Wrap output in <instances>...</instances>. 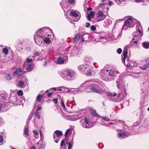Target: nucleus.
Returning <instances> with one entry per match:
<instances>
[{"instance_id":"nucleus-59","label":"nucleus","mask_w":149,"mask_h":149,"mask_svg":"<svg viewBox=\"0 0 149 149\" xmlns=\"http://www.w3.org/2000/svg\"><path fill=\"white\" fill-rule=\"evenodd\" d=\"M107 95L109 96H113V94L111 93H107Z\"/></svg>"},{"instance_id":"nucleus-11","label":"nucleus","mask_w":149,"mask_h":149,"mask_svg":"<svg viewBox=\"0 0 149 149\" xmlns=\"http://www.w3.org/2000/svg\"><path fill=\"white\" fill-rule=\"evenodd\" d=\"M90 89L92 91L98 93L100 94H102L104 93V91L98 85H90L87 87Z\"/></svg>"},{"instance_id":"nucleus-21","label":"nucleus","mask_w":149,"mask_h":149,"mask_svg":"<svg viewBox=\"0 0 149 149\" xmlns=\"http://www.w3.org/2000/svg\"><path fill=\"white\" fill-rule=\"evenodd\" d=\"M118 136L120 138H124L128 136L124 131L122 130H119L118 132Z\"/></svg>"},{"instance_id":"nucleus-27","label":"nucleus","mask_w":149,"mask_h":149,"mask_svg":"<svg viewBox=\"0 0 149 149\" xmlns=\"http://www.w3.org/2000/svg\"><path fill=\"white\" fill-rule=\"evenodd\" d=\"M80 38V34H78L76 35L74 39H73V41L74 42H79V40Z\"/></svg>"},{"instance_id":"nucleus-10","label":"nucleus","mask_w":149,"mask_h":149,"mask_svg":"<svg viewBox=\"0 0 149 149\" xmlns=\"http://www.w3.org/2000/svg\"><path fill=\"white\" fill-rule=\"evenodd\" d=\"M22 98H18V96L16 95L15 96H12L9 98L8 97V100H9L8 103L10 102L13 104H15L17 105H20L22 104V102L21 100H22Z\"/></svg>"},{"instance_id":"nucleus-18","label":"nucleus","mask_w":149,"mask_h":149,"mask_svg":"<svg viewBox=\"0 0 149 149\" xmlns=\"http://www.w3.org/2000/svg\"><path fill=\"white\" fill-rule=\"evenodd\" d=\"M130 47V46L127 45L124 47L123 49V55L124 56V58L122 60V62L124 63L125 62V58H127L128 52L130 51V50L129 49V48Z\"/></svg>"},{"instance_id":"nucleus-52","label":"nucleus","mask_w":149,"mask_h":149,"mask_svg":"<svg viewBox=\"0 0 149 149\" xmlns=\"http://www.w3.org/2000/svg\"><path fill=\"white\" fill-rule=\"evenodd\" d=\"M106 4V3H100L99 4V7L100 8H101L102 6H103L104 5Z\"/></svg>"},{"instance_id":"nucleus-54","label":"nucleus","mask_w":149,"mask_h":149,"mask_svg":"<svg viewBox=\"0 0 149 149\" xmlns=\"http://www.w3.org/2000/svg\"><path fill=\"white\" fill-rule=\"evenodd\" d=\"M3 140V137L1 135H0V143H1Z\"/></svg>"},{"instance_id":"nucleus-48","label":"nucleus","mask_w":149,"mask_h":149,"mask_svg":"<svg viewBox=\"0 0 149 149\" xmlns=\"http://www.w3.org/2000/svg\"><path fill=\"white\" fill-rule=\"evenodd\" d=\"M122 52V50L120 48H118L117 50V53L119 54H120Z\"/></svg>"},{"instance_id":"nucleus-41","label":"nucleus","mask_w":149,"mask_h":149,"mask_svg":"<svg viewBox=\"0 0 149 149\" xmlns=\"http://www.w3.org/2000/svg\"><path fill=\"white\" fill-rule=\"evenodd\" d=\"M65 88L63 87H57L56 91H58L60 92L62 91V89L64 90Z\"/></svg>"},{"instance_id":"nucleus-42","label":"nucleus","mask_w":149,"mask_h":149,"mask_svg":"<svg viewBox=\"0 0 149 149\" xmlns=\"http://www.w3.org/2000/svg\"><path fill=\"white\" fill-rule=\"evenodd\" d=\"M6 58H5L3 60V61L6 62H7L8 61L10 60L11 59L9 57V56L8 57H5Z\"/></svg>"},{"instance_id":"nucleus-50","label":"nucleus","mask_w":149,"mask_h":149,"mask_svg":"<svg viewBox=\"0 0 149 149\" xmlns=\"http://www.w3.org/2000/svg\"><path fill=\"white\" fill-rule=\"evenodd\" d=\"M68 149H71L72 146V144L71 143H69L68 144Z\"/></svg>"},{"instance_id":"nucleus-37","label":"nucleus","mask_w":149,"mask_h":149,"mask_svg":"<svg viewBox=\"0 0 149 149\" xmlns=\"http://www.w3.org/2000/svg\"><path fill=\"white\" fill-rule=\"evenodd\" d=\"M85 61L88 63H90L92 61V58L91 57H86L85 59Z\"/></svg>"},{"instance_id":"nucleus-56","label":"nucleus","mask_w":149,"mask_h":149,"mask_svg":"<svg viewBox=\"0 0 149 149\" xmlns=\"http://www.w3.org/2000/svg\"><path fill=\"white\" fill-rule=\"evenodd\" d=\"M38 107L37 108V109L36 110V111L38 112V110H40L42 109V107H38Z\"/></svg>"},{"instance_id":"nucleus-61","label":"nucleus","mask_w":149,"mask_h":149,"mask_svg":"<svg viewBox=\"0 0 149 149\" xmlns=\"http://www.w3.org/2000/svg\"><path fill=\"white\" fill-rule=\"evenodd\" d=\"M134 47H135V48L138 49L139 47V45H138L137 44H136L135 45Z\"/></svg>"},{"instance_id":"nucleus-13","label":"nucleus","mask_w":149,"mask_h":149,"mask_svg":"<svg viewBox=\"0 0 149 149\" xmlns=\"http://www.w3.org/2000/svg\"><path fill=\"white\" fill-rule=\"evenodd\" d=\"M80 124L84 128H89L93 127L92 123L89 122L86 118L81 121Z\"/></svg>"},{"instance_id":"nucleus-24","label":"nucleus","mask_w":149,"mask_h":149,"mask_svg":"<svg viewBox=\"0 0 149 149\" xmlns=\"http://www.w3.org/2000/svg\"><path fill=\"white\" fill-rule=\"evenodd\" d=\"M133 35L134 37L132 39V41H133V40H138L142 36H139V33L138 31H136L134 32L133 33Z\"/></svg>"},{"instance_id":"nucleus-32","label":"nucleus","mask_w":149,"mask_h":149,"mask_svg":"<svg viewBox=\"0 0 149 149\" xmlns=\"http://www.w3.org/2000/svg\"><path fill=\"white\" fill-rule=\"evenodd\" d=\"M4 78L7 80H10L12 79V77L10 74H7L4 76Z\"/></svg>"},{"instance_id":"nucleus-6","label":"nucleus","mask_w":149,"mask_h":149,"mask_svg":"<svg viewBox=\"0 0 149 149\" xmlns=\"http://www.w3.org/2000/svg\"><path fill=\"white\" fill-rule=\"evenodd\" d=\"M68 54L67 51L62 52L59 54L57 59L55 58L54 60V63L58 64L66 63L68 61Z\"/></svg>"},{"instance_id":"nucleus-49","label":"nucleus","mask_w":149,"mask_h":149,"mask_svg":"<svg viewBox=\"0 0 149 149\" xmlns=\"http://www.w3.org/2000/svg\"><path fill=\"white\" fill-rule=\"evenodd\" d=\"M36 117L38 119H39L40 118V116L38 113V112L36 111Z\"/></svg>"},{"instance_id":"nucleus-29","label":"nucleus","mask_w":149,"mask_h":149,"mask_svg":"<svg viewBox=\"0 0 149 149\" xmlns=\"http://www.w3.org/2000/svg\"><path fill=\"white\" fill-rule=\"evenodd\" d=\"M142 46L145 49H148L149 48V42H144L142 43Z\"/></svg>"},{"instance_id":"nucleus-4","label":"nucleus","mask_w":149,"mask_h":149,"mask_svg":"<svg viewBox=\"0 0 149 149\" xmlns=\"http://www.w3.org/2000/svg\"><path fill=\"white\" fill-rule=\"evenodd\" d=\"M65 16L67 19H69L74 22H77L80 18V16L78 15V11L72 10L71 9L65 10Z\"/></svg>"},{"instance_id":"nucleus-5","label":"nucleus","mask_w":149,"mask_h":149,"mask_svg":"<svg viewBox=\"0 0 149 149\" xmlns=\"http://www.w3.org/2000/svg\"><path fill=\"white\" fill-rule=\"evenodd\" d=\"M8 101V94H0V113L7 110V103Z\"/></svg>"},{"instance_id":"nucleus-60","label":"nucleus","mask_w":149,"mask_h":149,"mask_svg":"<svg viewBox=\"0 0 149 149\" xmlns=\"http://www.w3.org/2000/svg\"><path fill=\"white\" fill-rule=\"evenodd\" d=\"M52 93H48L47 94V96L49 97H51L52 95Z\"/></svg>"},{"instance_id":"nucleus-64","label":"nucleus","mask_w":149,"mask_h":149,"mask_svg":"<svg viewBox=\"0 0 149 149\" xmlns=\"http://www.w3.org/2000/svg\"><path fill=\"white\" fill-rule=\"evenodd\" d=\"M135 40V41H134V43H135V44H137L138 42V40Z\"/></svg>"},{"instance_id":"nucleus-38","label":"nucleus","mask_w":149,"mask_h":149,"mask_svg":"<svg viewBox=\"0 0 149 149\" xmlns=\"http://www.w3.org/2000/svg\"><path fill=\"white\" fill-rule=\"evenodd\" d=\"M24 133H25V134L26 135H29V129H28V127H25L24 130Z\"/></svg>"},{"instance_id":"nucleus-22","label":"nucleus","mask_w":149,"mask_h":149,"mask_svg":"<svg viewBox=\"0 0 149 149\" xmlns=\"http://www.w3.org/2000/svg\"><path fill=\"white\" fill-rule=\"evenodd\" d=\"M136 30L139 33V36H142L143 35V33L142 31V28L141 26V24L138 23H137L136 25Z\"/></svg>"},{"instance_id":"nucleus-31","label":"nucleus","mask_w":149,"mask_h":149,"mask_svg":"<svg viewBox=\"0 0 149 149\" xmlns=\"http://www.w3.org/2000/svg\"><path fill=\"white\" fill-rule=\"evenodd\" d=\"M89 35L88 34H84L83 37V38L82 39V41L84 42V41H87L88 40Z\"/></svg>"},{"instance_id":"nucleus-3","label":"nucleus","mask_w":149,"mask_h":149,"mask_svg":"<svg viewBox=\"0 0 149 149\" xmlns=\"http://www.w3.org/2000/svg\"><path fill=\"white\" fill-rule=\"evenodd\" d=\"M60 75L63 78L67 81L73 80L76 75V72L71 69L62 71Z\"/></svg>"},{"instance_id":"nucleus-57","label":"nucleus","mask_w":149,"mask_h":149,"mask_svg":"<svg viewBox=\"0 0 149 149\" xmlns=\"http://www.w3.org/2000/svg\"><path fill=\"white\" fill-rule=\"evenodd\" d=\"M3 123V120L1 118H0V126Z\"/></svg>"},{"instance_id":"nucleus-16","label":"nucleus","mask_w":149,"mask_h":149,"mask_svg":"<svg viewBox=\"0 0 149 149\" xmlns=\"http://www.w3.org/2000/svg\"><path fill=\"white\" fill-rule=\"evenodd\" d=\"M89 82H90V81H88L81 84L78 89L77 92L79 93L80 92L84 91L86 87H87V86L90 84H88Z\"/></svg>"},{"instance_id":"nucleus-33","label":"nucleus","mask_w":149,"mask_h":149,"mask_svg":"<svg viewBox=\"0 0 149 149\" xmlns=\"http://www.w3.org/2000/svg\"><path fill=\"white\" fill-rule=\"evenodd\" d=\"M90 111L92 115L95 116H99V115L96 112V111L95 110H93V109H91Z\"/></svg>"},{"instance_id":"nucleus-47","label":"nucleus","mask_w":149,"mask_h":149,"mask_svg":"<svg viewBox=\"0 0 149 149\" xmlns=\"http://www.w3.org/2000/svg\"><path fill=\"white\" fill-rule=\"evenodd\" d=\"M34 134L35 135H38L39 134V132L38 131H37L36 130H34L33 131Z\"/></svg>"},{"instance_id":"nucleus-12","label":"nucleus","mask_w":149,"mask_h":149,"mask_svg":"<svg viewBox=\"0 0 149 149\" xmlns=\"http://www.w3.org/2000/svg\"><path fill=\"white\" fill-rule=\"evenodd\" d=\"M23 73L22 69L19 67L17 68L16 71L13 72V76L18 80L19 79H20V77H21Z\"/></svg>"},{"instance_id":"nucleus-45","label":"nucleus","mask_w":149,"mask_h":149,"mask_svg":"<svg viewBox=\"0 0 149 149\" xmlns=\"http://www.w3.org/2000/svg\"><path fill=\"white\" fill-rule=\"evenodd\" d=\"M91 30L94 31L96 30V27L94 25H92L91 26Z\"/></svg>"},{"instance_id":"nucleus-23","label":"nucleus","mask_w":149,"mask_h":149,"mask_svg":"<svg viewBox=\"0 0 149 149\" xmlns=\"http://www.w3.org/2000/svg\"><path fill=\"white\" fill-rule=\"evenodd\" d=\"M34 55L35 56H39L42 57L43 58L45 56V52L43 49H42L40 53L36 52L34 53Z\"/></svg>"},{"instance_id":"nucleus-26","label":"nucleus","mask_w":149,"mask_h":149,"mask_svg":"<svg viewBox=\"0 0 149 149\" xmlns=\"http://www.w3.org/2000/svg\"><path fill=\"white\" fill-rule=\"evenodd\" d=\"M70 56H75L78 54V51L76 49H73L71 50L69 52Z\"/></svg>"},{"instance_id":"nucleus-25","label":"nucleus","mask_w":149,"mask_h":149,"mask_svg":"<svg viewBox=\"0 0 149 149\" xmlns=\"http://www.w3.org/2000/svg\"><path fill=\"white\" fill-rule=\"evenodd\" d=\"M26 84H27L26 83V82L19 81L18 83L16 85L18 87L21 88H23L25 86Z\"/></svg>"},{"instance_id":"nucleus-15","label":"nucleus","mask_w":149,"mask_h":149,"mask_svg":"<svg viewBox=\"0 0 149 149\" xmlns=\"http://www.w3.org/2000/svg\"><path fill=\"white\" fill-rule=\"evenodd\" d=\"M106 16L103 11L100 10L97 14L96 19L97 21H100L104 19Z\"/></svg>"},{"instance_id":"nucleus-53","label":"nucleus","mask_w":149,"mask_h":149,"mask_svg":"<svg viewBox=\"0 0 149 149\" xmlns=\"http://www.w3.org/2000/svg\"><path fill=\"white\" fill-rule=\"evenodd\" d=\"M53 102H54V103L55 104H56L57 102L58 101V99L56 98H55L53 100Z\"/></svg>"},{"instance_id":"nucleus-28","label":"nucleus","mask_w":149,"mask_h":149,"mask_svg":"<svg viewBox=\"0 0 149 149\" xmlns=\"http://www.w3.org/2000/svg\"><path fill=\"white\" fill-rule=\"evenodd\" d=\"M94 12L92 11L90 12L89 14L88 15V19L89 20H91V18H93L94 17Z\"/></svg>"},{"instance_id":"nucleus-46","label":"nucleus","mask_w":149,"mask_h":149,"mask_svg":"<svg viewBox=\"0 0 149 149\" xmlns=\"http://www.w3.org/2000/svg\"><path fill=\"white\" fill-rule=\"evenodd\" d=\"M101 118L106 122H108L110 120V119L109 118L106 117H101Z\"/></svg>"},{"instance_id":"nucleus-40","label":"nucleus","mask_w":149,"mask_h":149,"mask_svg":"<svg viewBox=\"0 0 149 149\" xmlns=\"http://www.w3.org/2000/svg\"><path fill=\"white\" fill-rule=\"evenodd\" d=\"M61 106L63 107V108L65 109L66 110V109L65 107V105L64 102V100L63 99H61Z\"/></svg>"},{"instance_id":"nucleus-62","label":"nucleus","mask_w":149,"mask_h":149,"mask_svg":"<svg viewBox=\"0 0 149 149\" xmlns=\"http://www.w3.org/2000/svg\"><path fill=\"white\" fill-rule=\"evenodd\" d=\"M57 88H52L51 89H53L54 91H56Z\"/></svg>"},{"instance_id":"nucleus-58","label":"nucleus","mask_w":149,"mask_h":149,"mask_svg":"<svg viewBox=\"0 0 149 149\" xmlns=\"http://www.w3.org/2000/svg\"><path fill=\"white\" fill-rule=\"evenodd\" d=\"M108 3L110 6H111L113 4V1H109V2Z\"/></svg>"},{"instance_id":"nucleus-35","label":"nucleus","mask_w":149,"mask_h":149,"mask_svg":"<svg viewBox=\"0 0 149 149\" xmlns=\"http://www.w3.org/2000/svg\"><path fill=\"white\" fill-rule=\"evenodd\" d=\"M67 143V141L63 139L62 141L60 146L62 147H63V146H64V148H65Z\"/></svg>"},{"instance_id":"nucleus-36","label":"nucleus","mask_w":149,"mask_h":149,"mask_svg":"<svg viewBox=\"0 0 149 149\" xmlns=\"http://www.w3.org/2000/svg\"><path fill=\"white\" fill-rule=\"evenodd\" d=\"M2 52L5 56H6L8 53V48H4L2 49Z\"/></svg>"},{"instance_id":"nucleus-30","label":"nucleus","mask_w":149,"mask_h":149,"mask_svg":"<svg viewBox=\"0 0 149 149\" xmlns=\"http://www.w3.org/2000/svg\"><path fill=\"white\" fill-rule=\"evenodd\" d=\"M140 67L142 70H146L149 67V64H148V63H146Z\"/></svg>"},{"instance_id":"nucleus-19","label":"nucleus","mask_w":149,"mask_h":149,"mask_svg":"<svg viewBox=\"0 0 149 149\" xmlns=\"http://www.w3.org/2000/svg\"><path fill=\"white\" fill-rule=\"evenodd\" d=\"M43 99L42 95H39L37 97L36 101L34 104L35 106L38 107L39 105L42 104V101Z\"/></svg>"},{"instance_id":"nucleus-63","label":"nucleus","mask_w":149,"mask_h":149,"mask_svg":"<svg viewBox=\"0 0 149 149\" xmlns=\"http://www.w3.org/2000/svg\"><path fill=\"white\" fill-rule=\"evenodd\" d=\"M40 137H41V136H42V131L40 130Z\"/></svg>"},{"instance_id":"nucleus-51","label":"nucleus","mask_w":149,"mask_h":149,"mask_svg":"<svg viewBox=\"0 0 149 149\" xmlns=\"http://www.w3.org/2000/svg\"><path fill=\"white\" fill-rule=\"evenodd\" d=\"M136 3H141L144 1V0H134Z\"/></svg>"},{"instance_id":"nucleus-17","label":"nucleus","mask_w":149,"mask_h":149,"mask_svg":"<svg viewBox=\"0 0 149 149\" xmlns=\"http://www.w3.org/2000/svg\"><path fill=\"white\" fill-rule=\"evenodd\" d=\"M135 22L134 20H133L131 18H129L125 22L124 24L127 26L132 27L134 25L135 23H136Z\"/></svg>"},{"instance_id":"nucleus-43","label":"nucleus","mask_w":149,"mask_h":149,"mask_svg":"<svg viewBox=\"0 0 149 149\" xmlns=\"http://www.w3.org/2000/svg\"><path fill=\"white\" fill-rule=\"evenodd\" d=\"M17 94L19 96H22L23 95V92L22 91L19 90L17 92Z\"/></svg>"},{"instance_id":"nucleus-39","label":"nucleus","mask_w":149,"mask_h":149,"mask_svg":"<svg viewBox=\"0 0 149 149\" xmlns=\"http://www.w3.org/2000/svg\"><path fill=\"white\" fill-rule=\"evenodd\" d=\"M71 132H72V130H71V129H68V130H66V131L65 132V136H67L69 134L71 133Z\"/></svg>"},{"instance_id":"nucleus-1","label":"nucleus","mask_w":149,"mask_h":149,"mask_svg":"<svg viewBox=\"0 0 149 149\" xmlns=\"http://www.w3.org/2000/svg\"><path fill=\"white\" fill-rule=\"evenodd\" d=\"M52 32L51 30L47 27H43L37 31L34 36V40L36 43L38 45L40 46L45 43L49 44L51 40L48 36L51 35Z\"/></svg>"},{"instance_id":"nucleus-14","label":"nucleus","mask_w":149,"mask_h":149,"mask_svg":"<svg viewBox=\"0 0 149 149\" xmlns=\"http://www.w3.org/2000/svg\"><path fill=\"white\" fill-rule=\"evenodd\" d=\"M63 135L62 132L59 130L56 131L53 135L54 140L55 142L57 143Z\"/></svg>"},{"instance_id":"nucleus-44","label":"nucleus","mask_w":149,"mask_h":149,"mask_svg":"<svg viewBox=\"0 0 149 149\" xmlns=\"http://www.w3.org/2000/svg\"><path fill=\"white\" fill-rule=\"evenodd\" d=\"M125 0H115L116 2L118 4H120L121 2L125 1Z\"/></svg>"},{"instance_id":"nucleus-55","label":"nucleus","mask_w":149,"mask_h":149,"mask_svg":"<svg viewBox=\"0 0 149 149\" xmlns=\"http://www.w3.org/2000/svg\"><path fill=\"white\" fill-rule=\"evenodd\" d=\"M90 26V24L89 23L87 22L86 23V27H89Z\"/></svg>"},{"instance_id":"nucleus-2","label":"nucleus","mask_w":149,"mask_h":149,"mask_svg":"<svg viewBox=\"0 0 149 149\" xmlns=\"http://www.w3.org/2000/svg\"><path fill=\"white\" fill-rule=\"evenodd\" d=\"M116 74V71L114 69H110L109 70L104 69L101 70L100 77L103 80L108 81H113Z\"/></svg>"},{"instance_id":"nucleus-34","label":"nucleus","mask_w":149,"mask_h":149,"mask_svg":"<svg viewBox=\"0 0 149 149\" xmlns=\"http://www.w3.org/2000/svg\"><path fill=\"white\" fill-rule=\"evenodd\" d=\"M20 79L19 80V81H23L24 82L25 81L26 82V83L27 84L28 80L23 75L21 76V77H20Z\"/></svg>"},{"instance_id":"nucleus-9","label":"nucleus","mask_w":149,"mask_h":149,"mask_svg":"<svg viewBox=\"0 0 149 149\" xmlns=\"http://www.w3.org/2000/svg\"><path fill=\"white\" fill-rule=\"evenodd\" d=\"M75 3V0H62L60 4L64 13L65 10L69 8V6H72Z\"/></svg>"},{"instance_id":"nucleus-20","label":"nucleus","mask_w":149,"mask_h":149,"mask_svg":"<svg viewBox=\"0 0 149 149\" xmlns=\"http://www.w3.org/2000/svg\"><path fill=\"white\" fill-rule=\"evenodd\" d=\"M81 118L78 115H74L72 116H68L66 117V118L68 120L71 121H75Z\"/></svg>"},{"instance_id":"nucleus-7","label":"nucleus","mask_w":149,"mask_h":149,"mask_svg":"<svg viewBox=\"0 0 149 149\" xmlns=\"http://www.w3.org/2000/svg\"><path fill=\"white\" fill-rule=\"evenodd\" d=\"M35 58L34 56H30L26 59L24 63V67L27 71H30L33 69L34 65L32 63V62L35 60Z\"/></svg>"},{"instance_id":"nucleus-8","label":"nucleus","mask_w":149,"mask_h":149,"mask_svg":"<svg viewBox=\"0 0 149 149\" xmlns=\"http://www.w3.org/2000/svg\"><path fill=\"white\" fill-rule=\"evenodd\" d=\"M78 68L79 70L83 73L86 72V74L88 76L91 75L92 74V68L88 65H79Z\"/></svg>"}]
</instances>
